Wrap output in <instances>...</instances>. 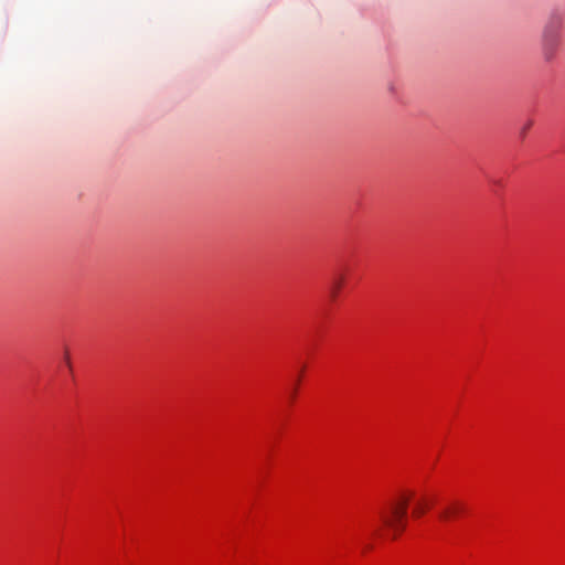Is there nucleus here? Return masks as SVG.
Instances as JSON below:
<instances>
[{"mask_svg": "<svg viewBox=\"0 0 565 565\" xmlns=\"http://www.w3.org/2000/svg\"><path fill=\"white\" fill-rule=\"evenodd\" d=\"M564 25V19L559 13H553L546 21L543 32L541 50L542 56L546 62H551L561 44V33Z\"/></svg>", "mask_w": 565, "mask_h": 565, "instance_id": "obj_1", "label": "nucleus"}, {"mask_svg": "<svg viewBox=\"0 0 565 565\" xmlns=\"http://www.w3.org/2000/svg\"><path fill=\"white\" fill-rule=\"evenodd\" d=\"M407 505L408 498L405 497L398 501H392L386 508L380 511V519L383 526L393 532L394 539L405 530Z\"/></svg>", "mask_w": 565, "mask_h": 565, "instance_id": "obj_2", "label": "nucleus"}, {"mask_svg": "<svg viewBox=\"0 0 565 565\" xmlns=\"http://www.w3.org/2000/svg\"><path fill=\"white\" fill-rule=\"evenodd\" d=\"M462 511V505L458 502H455L448 507H445L440 512H439V519L441 521H449L452 516L457 515L458 513H460Z\"/></svg>", "mask_w": 565, "mask_h": 565, "instance_id": "obj_3", "label": "nucleus"}, {"mask_svg": "<svg viewBox=\"0 0 565 565\" xmlns=\"http://www.w3.org/2000/svg\"><path fill=\"white\" fill-rule=\"evenodd\" d=\"M428 508H429V505L425 501H423V500L418 501L413 510V515L415 518H420L422 515H424L426 513Z\"/></svg>", "mask_w": 565, "mask_h": 565, "instance_id": "obj_4", "label": "nucleus"}, {"mask_svg": "<svg viewBox=\"0 0 565 565\" xmlns=\"http://www.w3.org/2000/svg\"><path fill=\"white\" fill-rule=\"evenodd\" d=\"M343 281H344V278L342 276L335 278L332 282V287H331V297L332 299H335L342 285H343Z\"/></svg>", "mask_w": 565, "mask_h": 565, "instance_id": "obj_5", "label": "nucleus"}, {"mask_svg": "<svg viewBox=\"0 0 565 565\" xmlns=\"http://www.w3.org/2000/svg\"><path fill=\"white\" fill-rule=\"evenodd\" d=\"M532 125H533L532 120H526L524 122V125L521 128V136L522 137H524L526 135L527 130L532 127Z\"/></svg>", "mask_w": 565, "mask_h": 565, "instance_id": "obj_6", "label": "nucleus"}, {"mask_svg": "<svg viewBox=\"0 0 565 565\" xmlns=\"http://www.w3.org/2000/svg\"><path fill=\"white\" fill-rule=\"evenodd\" d=\"M380 533H381V529H376V530L374 531V534H375V535H376V534H380Z\"/></svg>", "mask_w": 565, "mask_h": 565, "instance_id": "obj_7", "label": "nucleus"}]
</instances>
